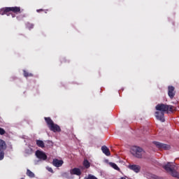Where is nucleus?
Masks as SVG:
<instances>
[{
	"instance_id": "nucleus-22",
	"label": "nucleus",
	"mask_w": 179,
	"mask_h": 179,
	"mask_svg": "<svg viewBox=\"0 0 179 179\" xmlns=\"http://www.w3.org/2000/svg\"><path fill=\"white\" fill-rule=\"evenodd\" d=\"M168 111H170V113H173V111H174V106L169 105Z\"/></svg>"
},
{
	"instance_id": "nucleus-24",
	"label": "nucleus",
	"mask_w": 179,
	"mask_h": 179,
	"mask_svg": "<svg viewBox=\"0 0 179 179\" xmlns=\"http://www.w3.org/2000/svg\"><path fill=\"white\" fill-rule=\"evenodd\" d=\"M36 12H38V13L44 12V10L43 9H38V10H36Z\"/></svg>"
},
{
	"instance_id": "nucleus-5",
	"label": "nucleus",
	"mask_w": 179,
	"mask_h": 179,
	"mask_svg": "<svg viewBox=\"0 0 179 179\" xmlns=\"http://www.w3.org/2000/svg\"><path fill=\"white\" fill-rule=\"evenodd\" d=\"M155 110L157 111H160L161 113H166L169 111V105L164 103H159L155 106Z\"/></svg>"
},
{
	"instance_id": "nucleus-12",
	"label": "nucleus",
	"mask_w": 179,
	"mask_h": 179,
	"mask_svg": "<svg viewBox=\"0 0 179 179\" xmlns=\"http://www.w3.org/2000/svg\"><path fill=\"white\" fill-rule=\"evenodd\" d=\"M52 164L53 166H55V167H61V166L64 164V161L59 160L58 159H53Z\"/></svg>"
},
{
	"instance_id": "nucleus-15",
	"label": "nucleus",
	"mask_w": 179,
	"mask_h": 179,
	"mask_svg": "<svg viewBox=\"0 0 179 179\" xmlns=\"http://www.w3.org/2000/svg\"><path fill=\"white\" fill-rule=\"evenodd\" d=\"M27 176H28V177H29L30 178H34V177H36V176L34 175V173H33L29 169L27 170Z\"/></svg>"
},
{
	"instance_id": "nucleus-6",
	"label": "nucleus",
	"mask_w": 179,
	"mask_h": 179,
	"mask_svg": "<svg viewBox=\"0 0 179 179\" xmlns=\"http://www.w3.org/2000/svg\"><path fill=\"white\" fill-rule=\"evenodd\" d=\"M154 145L158 148V149H162L164 150H169L170 149V145L160 143L159 141H153Z\"/></svg>"
},
{
	"instance_id": "nucleus-13",
	"label": "nucleus",
	"mask_w": 179,
	"mask_h": 179,
	"mask_svg": "<svg viewBox=\"0 0 179 179\" xmlns=\"http://www.w3.org/2000/svg\"><path fill=\"white\" fill-rule=\"evenodd\" d=\"M6 143L5 141L0 138V151L5 152L6 150Z\"/></svg>"
},
{
	"instance_id": "nucleus-17",
	"label": "nucleus",
	"mask_w": 179,
	"mask_h": 179,
	"mask_svg": "<svg viewBox=\"0 0 179 179\" xmlns=\"http://www.w3.org/2000/svg\"><path fill=\"white\" fill-rule=\"evenodd\" d=\"M109 164H110V167H113V169H114L115 170L120 171V167H118V166L116 165L115 163L110 162Z\"/></svg>"
},
{
	"instance_id": "nucleus-4",
	"label": "nucleus",
	"mask_w": 179,
	"mask_h": 179,
	"mask_svg": "<svg viewBox=\"0 0 179 179\" xmlns=\"http://www.w3.org/2000/svg\"><path fill=\"white\" fill-rule=\"evenodd\" d=\"M9 12H13V13H20V7H5L0 10V15H7Z\"/></svg>"
},
{
	"instance_id": "nucleus-1",
	"label": "nucleus",
	"mask_w": 179,
	"mask_h": 179,
	"mask_svg": "<svg viewBox=\"0 0 179 179\" xmlns=\"http://www.w3.org/2000/svg\"><path fill=\"white\" fill-rule=\"evenodd\" d=\"M164 170H166V171L167 173H169V174H171V176H172V177L179 179V173L176 171L175 165H173V164H171L170 162H168L167 164L164 166Z\"/></svg>"
},
{
	"instance_id": "nucleus-9",
	"label": "nucleus",
	"mask_w": 179,
	"mask_h": 179,
	"mask_svg": "<svg viewBox=\"0 0 179 179\" xmlns=\"http://www.w3.org/2000/svg\"><path fill=\"white\" fill-rule=\"evenodd\" d=\"M36 156L41 160H47V155L43 151L37 150L36 152Z\"/></svg>"
},
{
	"instance_id": "nucleus-10",
	"label": "nucleus",
	"mask_w": 179,
	"mask_h": 179,
	"mask_svg": "<svg viewBox=\"0 0 179 179\" xmlns=\"http://www.w3.org/2000/svg\"><path fill=\"white\" fill-rule=\"evenodd\" d=\"M129 169L134 171V173H139L141 171V166L136 164L129 165Z\"/></svg>"
},
{
	"instance_id": "nucleus-14",
	"label": "nucleus",
	"mask_w": 179,
	"mask_h": 179,
	"mask_svg": "<svg viewBox=\"0 0 179 179\" xmlns=\"http://www.w3.org/2000/svg\"><path fill=\"white\" fill-rule=\"evenodd\" d=\"M101 150H102L103 153H104V155H106V156H111V152H110V149H108V148H107V146H106V145L102 146Z\"/></svg>"
},
{
	"instance_id": "nucleus-18",
	"label": "nucleus",
	"mask_w": 179,
	"mask_h": 179,
	"mask_svg": "<svg viewBox=\"0 0 179 179\" xmlns=\"http://www.w3.org/2000/svg\"><path fill=\"white\" fill-rule=\"evenodd\" d=\"M24 78H31L33 77V73L27 72L26 70L23 71Z\"/></svg>"
},
{
	"instance_id": "nucleus-20",
	"label": "nucleus",
	"mask_w": 179,
	"mask_h": 179,
	"mask_svg": "<svg viewBox=\"0 0 179 179\" xmlns=\"http://www.w3.org/2000/svg\"><path fill=\"white\" fill-rule=\"evenodd\" d=\"M27 29H29V30H31V29H34V24L30 23V22H28L27 23Z\"/></svg>"
},
{
	"instance_id": "nucleus-23",
	"label": "nucleus",
	"mask_w": 179,
	"mask_h": 179,
	"mask_svg": "<svg viewBox=\"0 0 179 179\" xmlns=\"http://www.w3.org/2000/svg\"><path fill=\"white\" fill-rule=\"evenodd\" d=\"M6 134V131L3 128L0 127V135H5Z\"/></svg>"
},
{
	"instance_id": "nucleus-16",
	"label": "nucleus",
	"mask_w": 179,
	"mask_h": 179,
	"mask_svg": "<svg viewBox=\"0 0 179 179\" xmlns=\"http://www.w3.org/2000/svg\"><path fill=\"white\" fill-rule=\"evenodd\" d=\"M36 145L38 148H44V141L41 140H36Z\"/></svg>"
},
{
	"instance_id": "nucleus-7",
	"label": "nucleus",
	"mask_w": 179,
	"mask_h": 179,
	"mask_svg": "<svg viewBox=\"0 0 179 179\" xmlns=\"http://www.w3.org/2000/svg\"><path fill=\"white\" fill-rule=\"evenodd\" d=\"M168 95L170 99H174L176 96V88L173 86L171 85L168 87Z\"/></svg>"
},
{
	"instance_id": "nucleus-21",
	"label": "nucleus",
	"mask_w": 179,
	"mask_h": 179,
	"mask_svg": "<svg viewBox=\"0 0 179 179\" xmlns=\"http://www.w3.org/2000/svg\"><path fill=\"white\" fill-rule=\"evenodd\" d=\"M3 157H5V152L0 151V160H3Z\"/></svg>"
},
{
	"instance_id": "nucleus-26",
	"label": "nucleus",
	"mask_w": 179,
	"mask_h": 179,
	"mask_svg": "<svg viewBox=\"0 0 179 179\" xmlns=\"http://www.w3.org/2000/svg\"><path fill=\"white\" fill-rule=\"evenodd\" d=\"M17 19L18 20H20V19L19 18V17H17Z\"/></svg>"
},
{
	"instance_id": "nucleus-11",
	"label": "nucleus",
	"mask_w": 179,
	"mask_h": 179,
	"mask_svg": "<svg viewBox=\"0 0 179 179\" xmlns=\"http://www.w3.org/2000/svg\"><path fill=\"white\" fill-rule=\"evenodd\" d=\"M70 174L72 176H81L82 171H80L79 168H74L70 170Z\"/></svg>"
},
{
	"instance_id": "nucleus-3",
	"label": "nucleus",
	"mask_w": 179,
	"mask_h": 179,
	"mask_svg": "<svg viewBox=\"0 0 179 179\" xmlns=\"http://www.w3.org/2000/svg\"><path fill=\"white\" fill-rule=\"evenodd\" d=\"M130 152L131 155H134V157H136L137 159H142V156L145 153L143 149L138 146L131 147Z\"/></svg>"
},
{
	"instance_id": "nucleus-27",
	"label": "nucleus",
	"mask_w": 179,
	"mask_h": 179,
	"mask_svg": "<svg viewBox=\"0 0 179 179\" xmlns=\"http://www.w3.org/2000/svg\"><path fill=\"white\" fill-rule=\"evenodd\" d=\"M49 171H52V170L50 169H49Z\"/></svg>"
},
{
	"instance_id": "nucleus-8",
	"label": "nucleus",
	"mask_w": 179,
	"mask_h": 179,
	"mask_svg": "<svg viewBox=\"0 0 179 179\" xmlns=\"http://www.w3.org/2000/svg\"><path fill=\"white\" fill-rule=\"evenodd\" d=\"M155 117L161 122H165L166 119H164V113L157 111L155 112Z\"/></svg>"
},
{
	"instance_id": "nucleus-29",
	"label": "nucleus",
	"mask_w": 179,
	"mask_h": 179,
	"mask_svg": "<svg viewBox=\"0 0 179 179\" xmlns=\"http://www.w3.org/2000/svg\"><path fill=\"white\" fill-rule=\"evenodd\" d=\"M22 17H24V15H22Z\"/></svg>"
},
{
	"instance_id": "nucleus-28",
	"label": "nucleus",
	"mask_w": 179,
	"mask_h": 179,
	"mask_svg": "<svg viewBox=\"0 0 179 179\" xmlns=\"http://www.w3.org/2000/svg\"><path fill=\"white\" fill-rule=\"evenodd\" d=\"M65 62V59H63V60H62V62Z\"/></svg>"
},
{
	"instance_id": "nucleus-25",
	"label": "nucleus",
	"mask_w": 179,
	"mask_h": 179,
	"mask_svg": "<svg viewBox=\"0 0 179 179\" xmlns=\"http://www.w3.org/2000/svg\"><path fill=\"white\" fill-rule=\"evenodd\" d=\"M120 179H127V178H124V177H122Z\"/></svg>"
},
{
	"instance_id": "nucleus-2",
	"label": "nucleus",
	"mask_w": 179,
	"mask_h": 179,
	"mask_svg": "<svg viewBox=\"0 0 179 179\" xmlns=\"http://www.w3.org/2000/svg\"><path fill=\"white\" fill-rule=\"evenodd\" d=\"M45 121L50 131L53 132H61V127L58 124H55L51 117H45Z\"/></svg>"
},
{
	"instance_id": "nucleus-19",
	"label": "nucleus",
	"mask_w": 179,
	"mask_h": 179,
	"mask_svg": "<svg viewBox=\"0 0 179 179\" xmlns=\"http://www.w3.org/2000/svg\"><path fill=\"white\" fill-rule=\"evenodd\" d=\"M83 166L85 169H89L90 167V162L87 159H85L83 162Z\"/></svg>"
}]
</instances>
